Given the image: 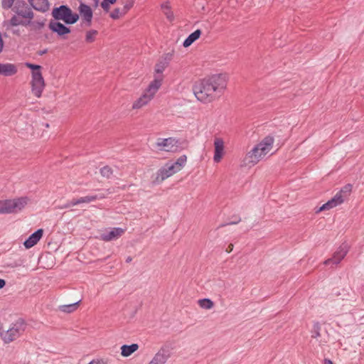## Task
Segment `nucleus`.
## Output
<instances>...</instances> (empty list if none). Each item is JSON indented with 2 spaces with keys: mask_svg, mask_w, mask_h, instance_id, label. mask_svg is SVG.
Instances as JSON below:
<instances>
[{
  "mask_svg": "<svg viewBox=\"0 0 364 364\" xmlns=\"http://www.w3.org/2000/svg\"><path fill=\"white\" fill-rule=\"evenodd\" d=\"M228 82L226 73H217L204 77L193 86L196 98L202 103L208 104L220 97L225 91Z\"/></svg>",
  "mask_w": 364,
  "mask_h": 364,
  "instance_id": "f257e3e1",
  "label": "nucleus"
},
{
  "mask_svg": "<svg viewBox=\"0 0 364 364\" xmlns=\"http://www.w3.org/2000/svg\"><path fill=\"white\" fill-rule=\"evenodd\" d=\"M274 139L267 136L257 144L243 159L245 166H253L262 159L273 149Z\"/></svg>",
  "mask_w": 364,
  "mask_h": 364,
  "instance_id": "f03ea898",
  "label": "nucleus"
},
{
  "mask_svg": "<svg viewBox=\"0 0 364 364\" xmlns=\"http://www.w3.org/2000/svg\"><path fill=\"white\" fill-rule=\"evenodd\" d=\"M11 315L0 323V338L4 343L9 344L24 331V323L20 319H14Z\"/></svg>",
  "mask_w": 364,
  "mask_h": 364,
  "instance_id": "7ed1b4c3",
  "label": "nucleus"
},
{
  "mask_svg": "<svg viewBox=\"0 0 364 364\" xmlns=\"http://www.w3.org/2000/svg\"><path fill=\"white\" fill-rule=\"evenodd\" d=\"M161 85L162 77L161 76L156 77V78L150 82L142 95L133 102L132 109L133 110H138L148 105L154 99Z\"/></svg>",
  "mask_w": 364,
  "mask_h": 364,
  "instance_id": "20e7f679",
  "label": "nucleus"
},
{
  "mask_svg": "<svg viewBox=\"0 0 364 364\" xmlns=\"http://www.w3.org/2000/svg\"><path fill=\"white\" fill-rule=\"evenodd\" d=\"M26 68L31 70V79L30 81L31 93L37 98H40L46 87L45 80L42 74V67L38 65L26 63Z\"/></svg>",
  "mask_w": 364,
  "mask_h": 364,
  "instance_id": "39448f33",
  "label": "nucleus"
},
{
  "mask_svg": "<svg viewBox=\"0 0 364 364\" xmlns=\"http://www.w3.org/2000/svg\"><path fill=\"white\" fill-rule=\"evenodd\" d=\"M187 161L186 155L181 156L176 162L168 163L161 167L156 173L153 183L156 184L161 183L166 178L180 171L185 166Z\"/></svg>",
  "mask_w": 364,
  "mask_h": 364,
  "instance_id": "423d86ee",
  "label": "nucleus"
},
{
  "mask_svg": "<svg viewBox=\"0 0 364 364\" xmlns=\"http://www.w3.org/2000/svg\"><path fill=\"white\" fill-rule=\"evenodd\" d=\"M352 191V185L346 184L344 186L340 191H338L333 198L329 200L328 202L324 203L321 207H320L318 211H323L326 210H330L333 208H335L341 204H342L346 198H347Z\"/></svg>",
  "mask_w": 364,
  "mask_h": 364,
  "instance_id": "0eeeda50",
  "label": "nucleus"
},
{
  "mask_svg": "<svg viewBox=\"0 0 364 364\" xmlns=\"http://www.w3.org/2000/svg\"><path fill=\"white\" fill-rule=\"evenodd\" d=\"M55 20H62L68 24H73L79 19L78 14L73 13L71 9L65 6L55 8L52 12Z\"/></svg>",
  "mask_w": 364,
  "mask_h": 364,
  "instance_id": "6e6552de",
  "label": "nucleus"
},
{
  "mask_svg": "<svg viewBox=\"0 0 364 364\" xmlns=\"http://www.w3.org/2000/svg\"><path fill=\"white\" fill-rule=\"evenodd\" d=\"M178 139L174 137L159 138L154 143V148L159 151L176 152L180 148Z\"/></svg>",
  "mask_w": 364,
  "mask_h": 364,
  "instance_id": "1a4fd4ad",
  "label": "nucleus"
},
{
  "mask_svg": "<svg viewBox=\"0 0 364 364\" xmlns=\"http://www.w3.org/2000/svg\"><path fill=\"white\" fill-rule=\"evenodd\" d=\"M4 200L6 214L16 213L21 211L29 202V199L27 197L16 198Z\"/></svg>",
  "mask_w": 364,
  "mask_h": 364,
  "instance_id": "9d476101",
  "label": "nucleus"
},
{
  "mask_svg": "<svg viewBox=\"0 0 364 364\" xmlns=\"http://www.w3.org/2000/svg\"><path fill=\"white\" fill-rule=\"evenodd\" d=\"M214 154L213 161L216 164L220 163L225 155V142L222 138L216 137L213 142Z\"/></svg>",
  "mask_w": 364,
  "mask_h": 364,
  "instance_id": "9b49d317",
  "label": "nucleus"
},
{
  "mask_svg": "<svg viewBox=\"0 0 364 364\" xmlns=\"http://www.w3.org/2000/svg\"><path fill=\"white\" fill-rule=\"evenodd\" d=\"M124 232V230L120 228H114L100 235V239L103 241L109 242L116 240L121 237Z\"/></svg>",
  "mask_w": 364,
  "mask_h": 364,
  "instance_id": "f8f14e48",
  "label": "nucleus"
},
{
  "mask_svg": "<svg viewBox=\"0 0 364 364\" xmlns=\"http://www.w3.org/2000/svg\"><path fill=\"white\" fill-rule=\"evenodd\" d=\"M348 250L346 246L340 247L338 250L333 254L332 258L325 261L324 264L328 265L330 264H338L346 257Z\"/></svg>",
  "mask_w": 364,
  "mask_h": 364,
  "instance_id": "ddd939ff",
  "label": "nucleus"
},
{
  "mask_svg": "<svg viewBox=\"0 0 364 364\" xmlns=\"http://www.w3.org/2000/svg\"><path fill=\"white\" fill-rule=\"evenodd\" d=\"M30 14V12H28L27 15L21 16L20 14H18L17 16H13L9 21L5 22L6 28L9 30L13 27L19 25L26 26V22L23 21V17H28L31 18L32 16Z\"/></svg>",
  "mask_w": 364,
  "mask_h": 364,
  "instance_id": "4468645a",
  "label": "nucleus"
},
{
  "mask_svg": "<svg viewBox=\"0 0 364 364\" xmlns=\"http://www.w3.org/2000/svg\"><path fill=\"white\" fill-rule=\"evenodd\" d=\"M43 235V230L38 229L35 232L29 236V237L24 242L23 245L26 249H30L36 245L38 242L42 238Z\"/></svg>",
  "mask_w": 364,
  "mask_h": 364,
  "instance_id": "2eb2a0df",
  "label": "nucleus"
},
{
  "mask_svg": "<svg viewBox=\"0 0 364 364\" xmlns=\"http://www.w3.org/2000/svg\"><path fill=\"white\" fill-rule=\"evenodd\" d=\"M49 28L52 31L57 33L59 36H63L70 32L69 28L56 21H51L49 24Z\"/></svg>",
  "mask_w": 364,
  "mask_h": 364,
  "instance_id": "dca6fc26",
  "label": "nucleus"
},
{
  "mask_svg": "<svg viewBox=\"0 0 364 364\" xmlns=\"http://www.w3.org/2000/svg\"><path fill=\"white\" fill-rule=\"evenodd\" d=\"M81 17L86 21L88 26L90 25L92 18V11L91 8L85 4H81L79 7Z\"/></svg>",
  "mask_w": 364,
  "mask_h": 364,
  "instance_id": "f3484780",
  "label": "nucleus"
},
{
  "mask_svg": "<svg viewBox=\"0 0 364 364\" xmlns=\"http://www.w3.org/2000/svg\"><path fill=\"white\" fill-rule=\"evenodd\" d=\"M17 73V68L11 63H0V75L11 76Z\"/></svg>",
  "mask_w": 364,
  "mask_h": 364,
  "instance_id": "a211bd4d",
  "label": "nucleus"
},
{
  "mask_svg": "<svg viewBox=\"0 0 364 364\" xmlns=\"http://www.w3.org/2000/svg\"><path fill=\"white\" fill-rule=\"evenodd\" d=\"M139 346L137 343H132V345H123L121 346V355L127 358L130 356L132 353H135Z\"/></svg>",
  "mask_w": 364,
  "mask_h": 364,
  "instance_id": "6ab92c4d",
  "label": "nucleus"
},
{
  "mask_svg": "<svg viewBox=\"0 0 364 364\" xmlns=\"http://www.w3.org/2000/svg\"><path fill=\"white\" fill-rule=\"evenodd\" d=\"M31 5L40 11H46L49 9L48 0H29Z\"/></svg>",
  "mask_w": 364,
  "mask_h": 364,
  "instance_id": "aec40b11",
  "label": "nucleus"
},
{
  "mask_svg": "<svg viewBox=\"0 0 364 364\" xmlns=\"http://www.w3.org/2000/svg\"><path fill=\"white\" fill-rule=\"evenodd\" d=\"M168 63L164 60H159L154 66V78L157 76L162 77V82L164 81L163 72L167 68Z\"/></svg>",
  "mask_w": 364,
  "mask_h": 364,
  "instance_id": "412c9836",
  "label": "nucleus"
},
{
  "mask_svg": "<svg viewBox=\"0 0 364 364\" xmlns=\"http://www.w3.org/2000/svg\"><path fill=\"white\" fill-rule=\"evenodd\" d=\"M168 358V355L164 351L158 352L150 361L153 364H165Z\"/></svg>",
  "mask_w": 364,
  "mask_h": 364,
  "instance_id": "4be33fe9",
  "label": "nucleus"
},
{
  "mask_svg": "<svg viewBox=\"0 0 364 364\" xmlns=\"http://www.w3.org/2000/svg\"><path fill=\"white\" fill-rule=\"evenodd\" d=\"M201 34V31L200 30H196L191 34L188 36V37L184 41L183 46L187 48L190 46L194 41L200 38Z\"/></svg>",
  "mask_w": 364,
  "mask_h": 364,
  "instance_id": "5701e85b",
  "label": "nucleus"
},
{
  "mask_svg": "<svg viewBox=\"0 0 364 364\" xmlns=\"http://www.w3.org/2000/svg\"><path fill=\"white\" fill-rule=\"evenodd\" d=\"M198 306L205 310H210L214 307V302L210 299H202L198 301Z\"/></svg>",
  "mask_w": 364,
  "mask_h": 364,
  "instance_id": "b1692460",
  "label": "nucleus"
},
{
  "mask_svg": "<svg viewBox=\"0 0 364 364\" xmlns=\"http://www.w3.org/2000/svg\"><path fill=\"white\" fill-rule=\"evenodd\" d=\"M129 11V7H126V9H119L117 8L113 10V11L110 14L111 18L113 19H118L120 17L124 16L127 11Z\"/></svg>",
  "mask_w": 364,
  "mask_h": 364,
  "instance_id": "393cba45",
  "label": "nucleus"
},
{
  "mask_svg": "<svg viewBox=\"0 0 364 364\" xmlns=\"http://www.w3.org/2000/svg\"><path fill=\"white\" fill-rule=\"evenodd\" d=\"M80 301L69 305H62L60 306L61 311L65 313H72L77 310Z\"/></svg>",
  "mask_w": 364,
  "mask_h": 364,
  "instance_id": "a878e982",
  "label": "nucleus"
},
{
  "mask_svg": "<svg viewBox=\"0 0 364 364\" xmlns=\"http://www.w3.org/2000/svg\"><path fill=\"white\" fill-rule=\"evenodd\" d=\"M26 26H28L31 31H38L41 30L43 26L44 22L43 21H28V23H26Z\"/></svg>",
  "mask_w": 364,
  "mask_h": 364,
  "instance_id": "bb28decb",
  "label": "nucleus"
},
{
  "mask_svg": "<svg viewBox=\"0 0 364 364\" xmlns=\"http://www.w3.org/2000/svg\"><path fill=\"white\" fill-rule=\"evenodd\" d=\"M97 33H98L96 30H90L87 31L85 34V41L88 43L94 42Z\"/></svg>",
  "mask_w": 364,
  "mask_h": 364,
  "instance_id": "cd10ccee",
  "label": "nucleus"
},
{
  "mask_svg": "<svg viewBox=\"0 0 364 364\" xmlns=\"http://www.w3.org/2000/svg\"><path fill=\"white\" fill-rule=\"evenodd\" d=\"M162 9L164 10V14L166 16V18L169 21H172L173 19V12L171 11L168 3H165L161 6Z\"/></svg>",
  "mask_w": 364,
  "mask_h": 364,
  "instance_id": "c85d7f7f",
  "label": "nucleus"
},
{
  "mask_svg": "<svg viewBox=\"0 0 364 364\" xmlns=\"http://www.w3.org/2000/svg\"><path fill=\"white\" fill-rule=\"evenodd\" d=\"M100 173L103 177L110 178L113 173L112 168L109 166H104L100 169Z\"/></svg>",
  "mask_w": 364,
  "mask_h": 364,
  "instance_id": "c756f323",
  "label": "nucleus"
},
{
  "mask_svg": "<svg viewBox=\"0 0 364 364\" xmlns=\"http://www.w3.org/2000/svg\"><path fill=\"white\" fill-rule=\"evenodd\" d=\"M97 199V196H87L79 198L80 203H89Z\"/></svg>",
  "mask_w": 364,
  "mask_h": 364,
  "instance_id": "7c9ffc66",
  "label": "nucleus"
},
{
  "mask_svg": "<svg viewBox=\"0 0 364 364\" xmlns=\"http://www.w3.org/2000/svg\"><path fill=\"white\" fill-rule=\"evenodd\" d=\"M112 4L109 3V1H106V0H104L102 3H101V6L102 8L108 11L109 9H110V6L112 5Z\"/></svg>",
  "mask_w": 364,
  "mask_h": 364,
  "instance_id": "2f4dec72",
  "label": "nucleus"
},
{
  "mask_svg": "<svg viewBox=\"0 0 364 364\" xmlns=\"http://www.w3.org/2000/svg\"><path fill=\"white\" fill-rule=\"evenodd\" d=\"M87 364H107V362L102 358L93 359Z\"/></svg>",
  "mask_w": 364,
  "mask_h": 364,
  "instance_id": "473e14b6",
  "label": "nucleus"
},
{
  "mask_svg": "<svg viewBox=\"0 0 364 364\" xmlns=\"http://www.w3.org/2000/svg\"><path fill=\"white\" fill-rule=\"evenodd\" d=\"M14 0H2L3 6L5 8H10Z\"/></svg>",
  "mask_w": 364,
  "mask_h": 364,
  "instance_id": "72a5a7b5",
  "label": "nucleus"
},
{
  "mask_svg": "<svg viewBox=\"0 0 364 364\" xmlns=\"http://www.w3.org/2000/svg\"><path fill=\"white\" fill-rule=\"evenodd\" d=\"M79 204H80L79 198L78 199H73V200H71V202L69 204L66 205L65 206V208H68L70 206H75V205H79Z\"/></svg>",
  "mask_w": 364,
  "mask_h": 364,
  "instance_id": "f704fd0d",
  "label": "nucleus"
},
{
  "mask_svg": "<svg viewBox=\"0 0 364 364\" xmlns=\"http://www.w3.org/2000/svg\"><path fill=\"white\" fill-rule=\"evenodd\" d=\"M0 214H6L4 200H0Z\"/></svg>",
  "mask_w": 364,
  "mask_h": 364,
  "instance_id": "c9c22d12",
  "label": "nucleus"
},
{
  "mask_svg": "<svg viewBox=\"0 0 364 364\" xmlns=\"http://www.w3.org/2000/svg\"><path fill=\"white\" fill-rule=\"evenodd\" d=\"M5 285H6L5 280L0 279V289H2Z\"/></svg>",
  "mask_w": 364,
  "mask_h": 364,
  "instance_id": "e433bc0d",
  "label": "nucleus"
},
{
  "mask_svg": "<svg viewBox=\"0 0 364 364\" xmlns=\"http://www.w3.org/2000/svg\"><path fill=\"white\" fill-rule=\"evenodd\" d=\"M323 364H333V362L329 359H325Z\"/></svg>",
  "mask_w": 364,
  "mask_h": 364,
  "instance_id": "4c0bfd02",
  "label": "nucleus"
},
{
  "mask_svg": "<svg viewBox=\"0 0 364 364\" xmlns=\"http://www.w3.org/2000/svg\"><path fill=\"white\" fill-rule=\"evenodd\" d=\"M320 336L319 332H318V331H316V332H315V333L312 335V337H313V338H317V337H318V336Z\"/></svg>",
  "mask_w": 364,
  "mask_h": 364,
  "instance_id": "58836bf2",
  "label": "nucleus"
},
{
  "mask_svg": "<svg viewBox=\"0 0 364 364\" xmlns=\"http://www.w3.org/2000/svg\"><path fill=\"white\" fill-rule=\"evenodd\" d=\"M132 6V4H126L123 9H126V7H129V10L130 9V8Z\"/></svg>",
  "mask_w": 364,
  "mask_h": 364,
  "instance_id": "ea45409f",
  "label": "nucleus"
},
{
  "mask_svg": "<svg viewBox=\"0 0 364 364\" xmlns=\"http://www.w3.org/2000/svg\"><path fill=\"white\" fill-rule=\"evenodd\" d=\"M229 249H230V251L232 250V247H229Z\"/></svg>",
  "mask_w": 364,
  "mask_h": 364,
  "instance_id": "a19ab883",
  "label": "nucleus"
},
{
  "mask_svg": "<svg viewBox=\"0 0 364 364\" xmlns=\"http://www.w3.org/2000/svg\"><path fill=\"white\" fill-rule=\"evenodd\" d=\"M229 249H230V251L232 250V247H229Z\"/></svg>",
  "mask_w": 364,
  "mask_h": 364,
  "instance_id": "79ce46f5",
  "label": "nucleus"
},
{
  "mask_svg": "<svg viewBox=\"0 0 364 364\" xmlns=\"http://www.w3.org/2000/svg\"><path fill=\"white\" fill-rule=\"evenodd\" d=\"M148 364H153V363H151V362H149Z\"/></svg>",
  "mask_w": 364,
  "mask_h": 364,
  "instance_id": "37998d69",
  "label": "nucleus"
}]
</instances>
